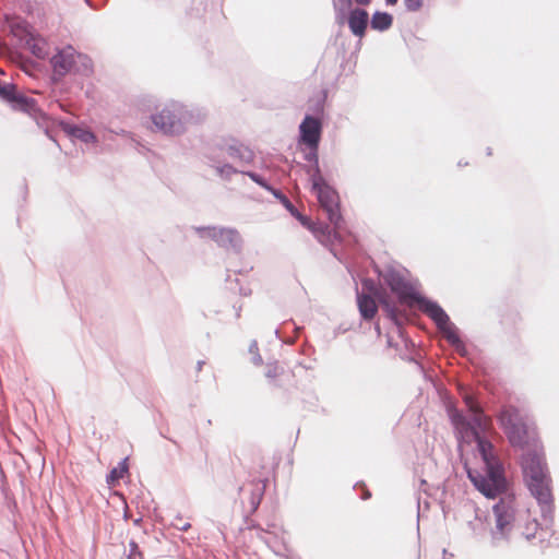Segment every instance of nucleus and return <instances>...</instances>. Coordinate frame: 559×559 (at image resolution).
<instances>
[{"label": "nucleus", "instance_id": "obj_9", "mask_svg": "<svg viewBox=\"0 0 559 559\" xmlns=\"http://www.w3.org/2000/svg\"><path fill=\"white\" fill-rule=\"evenodd\" d=\"M155 128L164 133H176L181 130V121L174 106L165 107L152 116Z\"/></svg>", "mask_w": 559, "mask_h": 559}, {"label": "nucleus", "instance_id": "obj_21", "mask_svg": "<svg viewBox=\"0 0 559 559\" xmlns=\"http://www.w3.org/2000/svg\"><path fill=\"white\" fill-rule=\"evenodd\" d=\"M538 523L536 520H532L531 522L527 523L526 527L524 528V531L522 532V534L525 536L526 539H531V538H534L537 534V531H538Z\"/></svg>", "mask_w": 559, "mask_h": 559}, {"label": "nucleus", "instance_id": "obj_7", "mask_svg": "<svg viewBox=\"0 0 559 559\" xmlns=\"http://www.w3.org/2000/svg\"><path fill=\"white\" fill-rule=\"evenodd\" d=\"M385 284L397 296L401 304L413 306L419 301L414 287L397 272L390 271L384 276Z\"/></svg>", "mask_w": 559, "mask_h": 559}, {"label": "nucleus", "instance_id": "obj_2", "mask_svg": "<svg viewBox=\"0 0 559 559\" xmlns=\"http://www.w3.org/2000/svg\"><path fill=\"white\" fill-rule=\"evenodd\" d=\"M524 479L532 495L540 504L549 507L552 502L550 477L545 460L537 453H527L522 460Z\"/></svg>", "mask_w": 559, "mask_h": 559}, {"label": "nucleus", "instance_id": "obj_34", "mask_svg": "<svg viewBox=\"0 0 559 559\" xmlns=\"http://www.w3.org/2000/svg\"><path fill=\"white\" fill-rule=\"evenodd\" d=\"M230 171H234L230 166H226V173L229 174Z\"/></svg>", "mask_w": 559, "mask_h": 559}, {"label": "nucleus", "instance_id": "obj_30", "mask_svg": "<svg viewBox=\"0 0 559 559\" xmlns=\"http://www.w3.org/2000/svg\"><path fill=\"white\" fill-rule=\"evenodd\" d=\"M179 528H180L181 531H187V530H189V528H190V523H182V525H181V526H179Z\"/></svg>", "mask_w": 559, "mask_h": 559}, {"label": "nucleus", "instance_id": "obj_12", "mask_svg": "<svg viewBox=\"0 0 559 559\" xmlns=\"http://www.w3.org/2000/svg\"><path fill=\"white\" fill-rule=\"evenodd\" d=\"M347 22L350 32L355 36L362 38L366 35V29L369 22V14L364 9L355 8L350 10Z\"/></svg>", "mask_w": 559, "mask_h": 559}, {"label": "nucleus", "instance_id": "obj_8", "mask_svg": "<svg viewBox=\"0 0 559 559\" xmlns=\"http://www.w3.org/2000/svg\"><path fill=\"white\" fill-rule=\"evenodd\" d=\"M0 98L9 102L15 110L26 112L31 116H36L38 112L35 99L19 93L13 84H0Z\"/></svg>", "mask_w": 559, "mask_h": 559}, {"label": "nucleus", "instance_id": "obj_25", "mask_svg": "<svg viewBox=\"0 0 559 559\" xmlns=\"http://www.w3.org/2000/svg\"><path fill=\"white\" fill-rule=\"evenodd\" d=\"M300 223L306 226L307 228L311 229L313 233H316L319 228L316 227V224H313L310 218L299 215L298 216Z\"/></svg>", "mask_w": 559, "mask_h": 559}, {"label": "nucleus", "instance_id": "obj_26", "mask_svg": "<svg viewBox=\"0 0 559 559\" xmlns=\"http://www.w3.org/2000/svg\"><path fill=\"white\" fill-rule=\"evenodd\" d=\"M282 373V368H280L277 365L269 366L266 371L267 378H276Z\"/></svg>", "mask_w": 559, "mask_h": 559}, {"label": "nucleus", "instance_id": "obj_4", "mask_svg": "<svg viewBox=\"0 0 559 559\" xmlns=\"http://www.w3.org/2000/svg\"><path fill=\"white\" fill-rule=\"evenodd\" d=\"M498 420L513 445L522 447L526 442L527 427L518 408L503 407Z\"/></svg>", "mask_w": 559, "mask_h": 559}, {"label": "nucleus", "instance_id": "obj_23", "mask_svg": "<svg viewBox=\"0 0 559 559\" xmlns=\"http://www.w3.org/2000/svg\"><path fill=\"white\" fill-rule=\"evenodd\" d=\"M404 4L408 11H418L423 5V0H404Z\"/></svg>", "mask_w": 559, "mask_h": 559}, {"label": "nucleus", "instance_id": "obj_20", "mask_svg": "<svg viewBox=\"0 0 559 559\" xmlns=\"http://www.w3.org/2000/svg\"><path fill=\"white\" fill-rule=\"evenodd\" d=\"M380 304H381L382 308L386 311L390 319H392L394 322L397 323L399 322L397 309L394 306H392L385 298H381Z\"/></svg>", "mask_w": 559, "mask_h": 559}, {"label": "nucleus", "instance_id": "obj_29", "mask_svg": "<svg viewBox=\"0 0 559 559\" xmlns=\"http://www.w3.org/2000/svg\"><path fill=\"white\" fill-rule=\"evenodd\" d=\"M372 0H355L359 5H368Z\"/></svg>", "mask_w": 559, "mask_h": 559}, {"label": "nucleus", "instance_id": "obj_28", "mask_svg": "<svg viewBox=\"0 0 559 559\" xmlns=\"http://www.w3.org/2000/svg\"><path fill=\"white\" fill-rule=\"evenodd\" d=\"M82 139L85 142L94 141L95 140V135L93 133H91V132H84V134L82 135Z\"/></svg>", "mask_w": 559, "mask_h": 559}, {"label": "nucleus", "instance_id": "obj_24", "mask_svg": "<svg viewBox=\"0 0 559 559\" xmlns=\"http://www.w3.org/2000/svg\"><path fill=\"white\" fill-rule=\"evenodd\" d=\"M127 472V466L123 463L120 468H114L110 472V478L111 479H119L123 477V474Z\"/></svg>", "mask_w": 559, "mask_h": 559}, {"label": "nucleus", "instance_id": "obj_18", "mask_svg": "<svg viewBox=\"0 0 559 559\" xmlns=\"http://www.w3.org/2000/svg\"><path fill=\"white\" fill-rule=\"evenodd\" d=\"M266 484H267L266 477L262 478V479L254 480L252 483V485L254 486V489L252 491V496L250 499V506H251L252 512L255 511L258 509V507L260 506V502L262 500V497H263L265 488H266Z\"/></svg>", "mask_w": 559, "mask_h": 559}, {"label": "nucleus", "instance_id": "obj_3", "mask_svg": "<svg viewBox=\"0 0 559 559\" xmlns=\"http://www.w3.org/2000/svg\"><path fill=\"white\" fill-rule=\"evenodd\" d=\"M310 179L312 191L316 193L320 206L325 211L329 221L338 228L342 222L340 198L337 192L325 182L318 164L316 165Z\"/></svg>", "mask_w": 559, "mask_h": 559}, {"label": "nucleus", "instance_id": "obj_1", "mask_svg": "<svg viewBox=\"0 0 559 559\" xmlns=\"http://www.w3.org/2000/svg\"><path fill=\"white\" fill-rule=\"evenodd\" d=\"M463 399L468 411L473 414V425L460 414L453 416V423L464 439L469 441V438H472L477 442L484 462V473L469 468L467 474L471 481L484 496L495 498L506 489L503 468L493 454L492 444L479 436V431L486 432L490 429L491 419L483 413L479 404L472 395L465 394Z\"/></svg>", "mask_w": 559, "mask_h": 559}, {"label": "nucleus", "instance_id": "obj_31", "mask_svg": "<svg viewBox=\"0 0 559 559\" xmlns=\"http://www.w3.org/2000/svg\"><path fill=\"white\" fill-rule=\"evenodd\" d=\"M399 0H385L386 4L394 5Z\"/></svg>", "mask_w": 559, "mask_h": 559}, {"label": "nucleus", "instance_id": "obj_17", "mask_svg": "<svg viewBox=\"0 0 559 559\" xmlns=\"http://www.w3.org/2000/svg\"><path fill=\"white\" fill-rule=\"evenodd\" d=\"M370 24L372 29L383 32L392 26L393 16L386 12L377 11L373 13Z\"/></svg>", "mask_w": 559, "mask_h": 559}, {"label": "nucleus", "instance_id": "obj_11", "mask_svg": "<svg viewBox=\"0 0 559 559\" xmlns=\"http://www.w3.org/2000/svg\"><path fill=\"white\" fill-rule=\"evenodd\" d=\"M198 231L202 236L213 239L222 247L235 245L239 240V234L231 228L202 227Z\"/></svg>", "mask_w": 559, "mask_h": 559}, {"label": "nucleus", "instance_id": "obj_14", "mask_svg": "<svg viewBox=\"0 0 559 559\" xmlns=\"http://www.w3.org/2000/svg\"><path fill=\"white\" fill-rule=\"evenodd\" d=\"M10 32L24 44L35 32L31 25L22 19H12L9 23Z\"/></svg>", "mask_w": 559, "mask_h": 559}, {"label": "nucleus", "instance_id": "obj_6", "mask_svg": "<svg viewBox=\"0 0 559 559\" xmlns=\"http://www.w3.org/2000/svg\"><path fill=\"white\" fill-rule=\"evenodd\" d=\"M53 74L60 78L67 75L80 63L85 71L92 67L91 59L83 53L75 51L72 46H67L55 53L50 60Z\"/></svg>", "mask_w": 559, "mask_h": 559}, {"label": "nucleus", "instance_id": "obj_16", "mask_svg": "<svg viewBox=\"0 0 559 559\" xmlns=\"http://www.w3.org/2000/svg\"><path fill=\"white\" fill-rule=\"evenodd\" d=\"M425 312L437 323L439 328L447 325L450 321L444 310L433 302H428L425 307Z\"/></svg>", "mask_w": 559, "mask_h": 559}, {"label": "nucleus", "instance_id": "obj_15", "mask_svg": "<svg viewBox=\"0 0 559 559\" xmlns=\"http://www.w3.org/2000/svg\"><path fill=\"white\" fill-rule=\"evenodd\" d=\"M357 305L364 319L372 320L376 317L378 312V306L372 297L365 294H359L357 297Z\"/></svg>", "mask_w": 559, "mask_h": 559}, {"label": "nucleus", "instance_id": "obj_13", "mask_svg": "<svg viewBox=\"0 0 559 559\" xmlns=\"http://www.w3.org/2000/svg\"><path fill=\"white\" fill-rule=\"evenodd\" d=\"M23 45L39 59H45L49 55V48L46 39L36 33H34Z\"/></svg>", "mask_w": 559, "mask_h": 559}, {"label": "nucleus", "instance_id": "obj_19", "mask_svg": "<svg viewBox=\"0 0 559 559\" xmlns=\"http://www.w3.org/2000/svg\"><path fill=\"white\" fill-rule=\"evenodd\" d=\"M440 330L443 332V335L447 338V341L452 345L460 346L462 344L454 325L450 321L447 325L441 326Z\"/></svg>", "mask_w": 559, "mask_h": 559}, {"label": "nucleus", "instance_id": "obj_22", "mask_svg": "<svg viewBox=\"0 0 559 559\" xmlns=\"http://www.w3.org/2000/svg\"><path fill=\"white\" fill-rule=\"evenodd\" d=\"M127 559H143V555L140 551L138 544L133 540L129 543V554Z\"/></svg>", "mask_w": 559, "mask_h": 559}, {"label": "nucleus", "instance_id": "obj_32", "mask_svg": "<svg viewBox=\"0 0 559 559\" xmlns=\"http://www.w3.org/2000/svg\"><path fill=\"white\" fill-rule=\"evenodd\" d=\"M340 1L343 2L347 7L352 5V0H340Z\"/></svg>", "mask_w": 559, "mask_h": 559}, {"label": "nucleus", "instance_id": "obj_33", "mask_svg": "<svg viewBox=\"0 0 559 559\" xmlns=\"http://www.w3.org/2000/svg\"><path fill=\"white\" fill-rule=\"evenodd\" d=\"M236 152H237V150H235L234 147L229 148L230 156H234Z\"/></svg>", "mask_w": 559, "mask_h": 559}, {"label": "nucleus", "instance_id": "obj_5", "mask_svg": "<svg viewBox=\"0 0 559 559\" xmlns=\"http://www.w3.org/2000/svg\"><path fill=\"white\" fill-rule=\"evenodd\" d=\"M515 500L508 496L493 507L495 527L491 530L492 536L497 539L507 537L512 531L515 522Z\"/></svg>", "mask_w": 559, "mask_h": 559}, {"label": "nucleus", "instance_id": "obj_10", "mask_svg": "<svg viewBox=\"0 0 559 559\" xmlns=\"http://www.w3.org/2000/svg\"><path fill=\"white\" fill-rule=\"evenodd\" d=\"M301 141L310 148H317L321 136V123L317 118L307 116L300 124Z\"/></svg>", "mask_w": 559, "mask_h": 559}, {"label": "nucleus", "instance_id": "obj_27", "mask_svg": "<svg viewBox=\"0 0 559 559\" xmlns=\"http://www.w3.org/2000/svg\"><path fill=\"white\" fill-rule=\"evenodd\" d=\"M254 182L259 183L262 187H266V185L263 182L261 177L254 173H248L247 174Z\"/></svg>", "mask_w": 559, "mask_h": 559}]
</instances>
